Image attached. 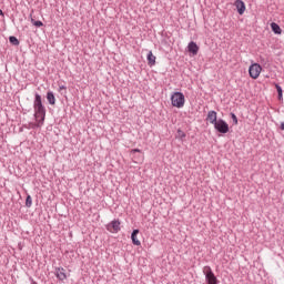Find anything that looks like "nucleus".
<instances>
[{
    "instance_id": "obj_1",
    "label": "nucleus",
    "mask_w": 284,
    "mask_h": 284,
    "mask_svg": "<svg viewBox=\"0 0 284 284\" xmlns=\"http://www.w3.org/2000/svg\"><path fill=\"white\" fill-rule=\"evenodd\" d=\"M33 110L36 119H39V116H45V106L43 105L41 94L39 93L34 94Z\"/></svg>"
},
{
    "instance_id": "obj_2",
    "label": "nucleus",
    "mask_w": 284,
    "mask_h": 284,
    "mask_svg": "<svg viewBox=\"0 0 284 284\" xmlns=\"http://www.w3.org/2000/svg\"><path fill=\"white\" fill-rule=\"evenodd\" d=\"M171 103L173 108H183L185 105V95L183 92L176 91L171 95Z\"/></svg>"
},
{
    "instance_id": "obj_3",
    "label": "nucleus",
    "mask_w": 284,
    "mask_h": 284,
    "mask_svg": "<svg viewBox=\"0 0 284 284\" xmlns=\"http://www.w3.org/2000/svg\"><path fill=\"white\" fill-rule=\"evenodd\" d=\"M203 274L207 284H219V278L214 275V271H212L211 266H204Z\"/></svg>"
},
{
    "instance_id": "obj_4",
    "label": "nucleus",
    "mask_w": 284,
    "mask_h": 284,
    "mask_svg": "<svg viewBox=\"0 0 284 284\" xmlns=\"http://www.w3.org/2000/svg\"><path fill=\"white\" fill-rule=\"evenodd\" d=\"M213 125L220 134H227L230 132V125L223 119H219Z\"/></svg>"
},
{
    "instance_id": "obj_5",
    "label": "nucleus",
    "mask_w": 284,
    "mask_h": 284,
    "mask_svg": "<svg viewBox=\"0 0 284 284\" xmlns=\"http://www.w3.org/2000/svg\"><path fill=\"white\" fill-rule=\"evenodd\" d=\"M263 71V67L258 63H253L248 68V74L251 79H256L257 77H261V72Z\"/></svg>"
},
{
    "instance_id": "obj_6",
    "label": "nucleus",
    "mask_w": 284,
    "mask_h": 284,
    "mask_svg": "<svg viewBox=\"0 0 284 284\" xmlns=\"http://www.w3.org/2000/svg\"><path fill=\"white\" fill-rule=\"evenodd\" d=\"M106 230L108 232H111V234H119V232H121V221H111V223L106 225Z\"/></svg>"
},
{
    "instance_id": "obj_7",
    "label": "nucleus",
    "mask_w": 284,
    "mask_h": 284,
    "mask_svg": "<svg viewBox=\"0 0 284 284\" xmlns=\"http://www.w3.org/2000/svg\"><path fill=\"white\" fill-rule=\"evenodd\" d=\"M234 6L239 14H245V2L243 0H235Z\"/></svg>"
},
{
    "instance_id": "obj_8",
    "label": "nucleus",
    "mask_w": 284,
    "mask_h": 284,
    "mask_svg": "<svg viewBox=\"0 0 284 284\" xmlns=\"http://www.w3.org/2000/svg\"><path fill=\"white\" fill-rule=\"evenodd\" d=\"M206 121L214 125L219 121L216 111H209L206 115Z\"/></svg>"
},
{
    "instance_id": "obj_9",
    "label": "nucleus",
    "mask_w": 284,
    "mask_h": 284,
    "mask_svg": "<svg viewBox=\"0 0 284 284\" xmlns=\"http://www.w3.org/2000/svg\"><path fill=\"white\" fill-rule=\"evenodd\" d=\"M187 50H189V52H191V54L193 57H195V54H199V44H196V42H194V41H191L187 44Z\"/></svg>"
},
{
    "instance_id": "obj_10",
    "label": "nucleus",
    "mask_w": 284,
    "mask_h": 284,
    "mask_svg": "<svg viewBox=\"0 0 284 284\" xmlns=\"http://www.w3.org/2000/svg\"><path fill=\"white\" fill-rule=\"evenodd\" d=\"M55 276L60 281H65V278H68V275H65V268L63 267L55 268Z\"/></svg>"
},
{
    "instance_id": "obj_11",
    "label": "nucleus",
    "mask_w": 284,
    "mask_h": 284,
    "mask_svg": "<svg viewBox=\"0 0 284 284\" xmlns=\"http://www.w3.org/2000/svg\"><path fill=\"white\" fill-rule=\"evenodd\" d=\"M139 229L133 230V232L131 233V240L133 245L140 246L141 245V241H139Z\"/></svg>"
},
{
    "instance_id": "obj_12",
    "label": "nucleus",
    "mask_w": 284,
    "mask_h": 284,
    "mask_svg": "<svg viewBox=\"0 0 284 284\" xmlns=\"http://www.w3.org/2000/svg\"><path fill=\"white\" fill-rule=\"evenodd\" d=\"M47 101L49 105H54L57 103V98L54 97V92L52 91L47 92Z\"/></svg>"
},
{
    "instance_id": "obj_13",
    "label": "nucleus",
    "mask_w": 284,
    "mask_h": 284,
    "mask_svg": "<svg viewBox=\"0 0 284 284\" xmlns=\"http://www.w3.org/2000/svg\"><path fill=\"white\" fill-rule=\"evenodd\" d=\"M146 60H148V64L151 67L156 64V57L153 55L152 51H149L146 55Z\"/></svg>"
},
{
    "instance_id": "obj_14",
    "label": "nucleus",
    "mask_w": 284,
    "mask_h": 284,
    "mask_svg": "<svg viewBox=\"0 0 284 284\" xmlns=\"http://www.w3.org/2000/svg\"><path fill=\"white\" fill-rule=\"evenodd\" d=\"M271 30L274 32V34H281V32H283L281 26H278L276 22L271 23Z\"/></svg>"
},
{
    "instance_id": "obj_15",
    "label": "nucleus",
    "mask_w": 284,
    "mask_h": 284,
    "mask_svg": "<svg viewBox=\"0 0 284 284\" xmlns=\"http://www.w3.org/2000/svg\"><path fill=\"white\" fill-rule=\"evenodd\" d=\"M40 120H38V123L33 125V128H42L43 123L45 122V115H39Z\"/></svg>"
},
{
    "instance_id": "obj_16",
    "label": "nucleus",
    "mask_w": 284,
    "mask_h": 284,
    "mask_svg": "<svg viewBox=\"0 0 284 284\" xmlns=\"http://www.w3.org/2000/svg\"><path fill=\"white\" fill-rule=\"evenodd\" d=\"M31 23L32 26H36V28H42L43 26V22L41 20L31 19Z\"/></svg>"
},
{
    "instance_id": "obj_17",
    "label": "nucleus",
    "mask_w": 284,
    "mask_h": 284,
    "mask_svg": "<svg viewBox=\"0 0 284 284\" xmlns=\"http://www.w3.org/2000/svg\"><path fill=\"white\" fill-rule=\"evenodd\" d=\"M9 41L12 43V45H19V39H17L14 36L9 37Z\"/></svg>"
},
{
    "instance_id": "obj_18",
    "label": "nucleus",
    "mask_w": 284,
    "mask_h": 284,
    "mask_svg": "<svg viewBox=\"0 0 284 284\" xmlns=\"http://www.w3.org/2000/svg\"><path fill=\"white\" fill-rule=\"evenodd\" d=\"M230 116L233 121V124L239 125V118L236 116V114L235 113H230Z\"/></svg>"
},
{
    "instance_id": "obj_19",
    "label": "nucleus",
    "mask_w": 284,
    "mask_h": 284,
    "mask_svg": "<svg viewBox=\"0 0 284 284\" xmlns=\"http://www.w3.org/2000/svg\"><path fill=\"white\" fill-rule=\"evenodd\" d=\"M26 207H32V196L27 195Z\"/></svg>"
},
{
    "instance_id": "obj_20",
    "label": "nucleus",
    "mask_w": 284,
    "mask_h": 284,
    "mask_svg": "<svg viewBox=\"0 0 284 284\" xmlns=\"http://www.w3.org/2000/svg\"><path fill=\"white\" fill-rule=\"evenodd\" d=\"M178 134L180 139H185V132H183L181 129L178 130Z\"/></svg>"
},
{
    "instance_id": "obj_21",
    "label": "nucleus",
    "mask_w": 284,
    "mask_h": 284,
    "mask_svg": "<svg viewBox=\"0 0 284 284\" xmlns=\"http://www.w3.org/2000/svg\"><path fill=\"white\" fill-rule=\"evenodd\" d=\"M275 88L277 90V94H283V88L280 84H275Z\"/></svg>"
},
{
    "instance_id": "obj_22",
    "label": "nucleus",
    "mask_w": 284,
    "mask_h": 284,
    "mask_svg": "<svg viewBox=\"0 0 284 284\" xmlns=\"http://www.w3.org/2000/svg\"><path fill=\"white\" fill-rule=\"evenodd\" d=\"M61 90H68V87H65V85H59V92H61Z\"/></svg>"
},
{
    "instance_id": "obj_23",
    "label": "nucleus",
    "mask_w": 284,
    "mask_h": 284,
    "mask_svg": "<svg viewBox=\"0 0 284 284\" xmlns=\"http://www.w3.org/2000/svg\"><path fill=\"white\" fill-rule=\"evenodd\" d=\"M278 101H283V93H277Z\"/></svg>"
},
{
    "instance_id": "obj_24",
    "label": "nucleus",
    "mask_w": 284,
    "mask_h": 284,
    "mask_svg": "<svg viewBox=\"0 0 284 284\" xmlns=\"http://www.w3.org/2000/svg\"><path fill=\"white\" fill-rule=\"evenodd\" d=\"M29 281H30L31 284H39V283H37V282L34 281V278H32V277H30Z\"/></svg>"
},
{
    "instance_id": "obj_25",
    "label": "nucleus",
    "mask_w": 284,
    "mask_h": 284,
    "mask_svg": "<svg viewBox=\"0 0 284 284\" xmlns=\"http://www.w3.org/2000/svg\"><path fill=\"white\" fill-rule=\"evenodd\" d=\"M131 152L135 154V152H141V149H133Z\"/></svg>"
},
{
    "instance_id": "obj_26",
    "label": "nucleus",
    "mask_w": 284,
    "mask_h": 284,
    "mask_svg": "<svg viewBox=\"0 0 284 284\" xmlns=\"http://www.w3.org/2000/svg\"><path fill=\"white\" fill-rule=\"evenodd\" d=\"M280 130L284 131V122H281Z\"/></svg>"
},
{
    "instance_id": "obj_27",
    "label": "nucleus",
    "mask_w": 284,
    "mask_h": 284,
    "mask_svg": "<svg viewBox=\"0 0 284 284\" xmlns=\"http://www.w3.org/2000/svg\"><path fill=\"white\" fill-rule=\"evenodd\" d=\"M0 17H3V10L0 9Z\"/></svg>"
}]
</instances>
